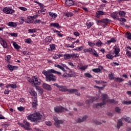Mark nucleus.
I'll use <instances>...</instances> for the list:
<instances>
[{"mask_svg":"<svg viewBox=\"0 0 131 131\" xmlns=\"http://www.w3.org/2000/svg\"><path fill=\"white\" fill-rule=\"evenodd\" d=\"M28 81L31 83L34 88H36V90L38 91L40 95H42V94H43V90L41 88L38 86H36V85H39V84H40V82L38 81V79H37V78L35 77V76H34L33 77V78L29 79Z\"/></svg>","mask_w":131,"mask_h":131,"instance_id":"nucleus-1","label":"nucleus"},{"mask_svg":"<svg viewBox=\"0 0 131 131\" xmlns=\"http://www.w3.org/2000/svg\"><path fill=\"white\" fill-rule=\"evenodd\" d=\"M28 120H31L33 122H35L38 120H45V115L40 114L39 113L30 115L28 116Z\"/></svg>","mask_w":131,"mask_h":131,"instance_id":"nucleus-2","label":"nucleus"},{"mask_svg":"<svg viewBox=\"0 0 131 131\" xmlns=\"http://www.w3.org/2000/svg\"><path fill=\"white\" fill-rule=\"evenodd\" d=\"M42 73L45 75L47 81H56V76L52 73L51 70L48 71L44 70Z\"/></svg>","mask_w":131,"mask_h":131,"instance_id":"nucleus-3","label":"nucleus"},{"mask_svg":"<svg viewBox=\"0 0 131 131\" xmlns=\"http://www.w3.org/2000/svg\"><path fill=\"white\" fill-rule=\"evenodd\" d=\"M53 119L55 121L54 125L58 128H60V127H61L60 124H63V123H64V120H59L57 117H54Z\"/></svg>","mask_w":131,"mask_h":131,"instance_id":"nucleus-4","label":"nucleus"},{"mask_svg":"<svg viewBox=\"0 0 131 131\" xmlns=\"http://www.w3.org/2000/svg\"><path fill=\"white\" fill-rule=\"evenodd\" d=\"M64 110L66 112H68V111H69V110H68V109L62 106H56V107H54V111H55L56 112V113H61V112H64Z\"/></svg>","mask_w":131,"mask_h":131,"instance_id":"nucleus-5","label":"nucleus"},{"mask_svg":"<svg viewBox=\"0 0 131 131\" xmlns=\"http://www.w3.org/2000/svg\"><path fill=\"white\" fill-rule=\"evenodd\" d=\"M87 98H90V99H87L85 101L86 104H91V103H94L95 101H97L98 100V98L97 97H90V96H87Z\"/></svg>","mask_w":131,"mask_h":131,"instance_id":"nucleus-6","label":"nucleus"},{"mask_svg":"<svg viewBox=\"0 0 131 131\" xmlns=\"http://www.w3.org/2000/svg\"><path fill=\"white\" fill-rule=\"evenodd\" d=\"M3 12L5 14H13V13H15V10L9 7H5L3 9Z\"/></svg>","mask_w":131,"mask_h":131,"instance_id":"nucleus-7","label":"nucleus"},{"mask_svg":"<svg viewBox=\"0 0 131 131\" xmlns=\"http://www.w3.org/2000/svg\"><path fill=\"white\" fill-rule=\"evenodd\" d=\"M0 43L2 45L3 48L4 49H7L8 48V44L7 43V42L4 40V39L2 38V37H0Z\"/></svg>","mask_w":131,"mask_h":131,"instance_id":"nucleus-8","label":"nucleus"},{"mask_svg":"<svg viewBox=\"0 0 131 131\" xmlns=\"http://www.w3.org/2000/svg\"><path fill=\"white\" fill-rule=\"evenodd\" d=\"M88 119V116H84L82 118H78L77 119V122L80 123L81 122H84Z\"/></svg>","mask_w":131,"mask_h":131,"instance_id":"nucleus-9","label":"nucleus"},{"mask_svg":"<svg viewBox=\"0 0 131 131\" xmlns=\"http://www.w3.org/2000/svg\"><path fill=\"white\" fill-rule=\"evenodd\" d=\"M42 88L43 89H45V90H47V91H52V87H51V85L46 83H43Z\"/></svg>","mask_w":131,"mask_h":131,"instance_id":"nucleus-10","label":"nucleus"},{"mask_svg":"<svg viewBox=\"0 0 131 131\" xmlns=\"http://www.w3.org/2000/svg\"><path fill=\"white\" fill-rule=\"evenodd\" d=\"M65 5H67V7H71V6L74 5V2L72 0H66Z\"/></svg>","mask_w":131,"mask_h":131,"instance_id":"nucleus-11","label":"nucleus"},{"mask_svg":"<svg viewBox=\"0 0 131 131\" xmlns=\"http://www.w3.org/2000/svg\"><path fill=\"white\" fill-rule=\"evenodd\" d=\"M70 72L69 73V77H75V76H77L76 73L74 71H71V70H69Z\"/></svg>","mask_w":131,"mask_h":131,"instance_id":"nucleus-12","label":"nucleus"},{"mask_svg":"<svg viewBox=\"0 0 131 131\" xmlns=\"http://www.w3.org/2000/svg\"><path fill=\"white\" fill-rule=\"evenodd\" d=\"M111 17L114 19V20H116V19L118 20V13L117 12H114L113 13H112L111 15Z\"/></svg>","mask_w":131,"mask_h":131,"instance_id":"nucleus-13","label":"nucleus"},{"mask_svg":"<svg viewBox=\"0 0 131 131\" xmlns=\"http://www.w3.org/2000/svg\"><path fill=\"white\" fill-rule=\"evenodd\" d=\"M32 107L33 108H36L37 106V98H34V101L32 103Z\"/></svg>","mask_w":131,"mask_h":131,"instance_id":"nucleus-14","label":"nucleus"},{"mask_svg":"<svg viewBox=\"0 0 131 131\" xmlns=\"http://www.w3.org/2000/svg\"><path fill=\"white\" fill-rule=\"evenodd\" d=\"M104 14L105 13L104 12L102 11H98L96 12V17H97V18H99L100 16H103Z\"/></svg>","mask_w":131,"mask_h":131,"instance_id":"nucleus-15","label":"nucleus"},{"mask_svg":"<svg viewBox=\"0 0 131 131\" xmlns=\"http://www.w3.org/2000/svg\"><path fill=\"white\" fill-rule=\"evenodd\" d=\"M52 37L50 36H47L45 40V42L46 43H47V45H48V43L49 42H51V41L52 40Z\"/></svg>","mask_w":131,"mask_h":131,"instance_id":"nucleus-16","label":"nucleus"},{"mask_svg":"<svg viewBox=\"0 0 131 131\" xmlns=\"http://www.w3.org/2000/svg\"><path fill=\"white\" fill-rule=\"evenodd\" d=\"M30 94L31 95V96L34 97V98H37V93H36V92L34 91V90H31Z\"/></svg>","mask_w":131,"mask_h":131,"instance_id":"nucleus-17","label":"nucleus"},{"mask_svg":"<svg viewBox=\"0 0 131 131\" xmlns=\"http://www.w3.org/2000/svg\"><path fill=\"white\" fill-rule=\"evenodd\" d=\"M8 26H10V27H17V24L14 22H9L8 23Z\"/></svg>","mask_w":131,"mask_h":131,"instance_id":"nucleus-18","label":"nucleus"},{"mask_svg":"<svg viewBox=\"0 0 131 131\" xmlns=\"http://www.w3.org/2000/svg\"><path fill=\"white\" fill-rule=\"evenodd\" d=\"M119 49L117 48H114V53L115 54V57H118L119 55H118V54H119Z\"/></svg>","mask_w":131,"mask_h":131,"instance_id":"nucleus-19","label":"nucleus"},{"mask_svg":"<svg viewBox=\"0 0 131 131\" xmlns=\"http://www.w3.org/2000/svg\"><path fill=\"white\" fill-rule=\"evenodd\" d=\"M51 26H53V27H55V28H61V26L59 25V24L57 23H54L51 24Z\"/></svg>","mask_w":131,"mask_h":131,"instance_id":"nucleus-20","label":"nucleus"},{"mask_svg":"<svg viewBox=\"0 0 131 131\" xmlns=\"http://www.w3.org/2000/svg\"><path fill=\"white\" fill-rule=\"evenodd\" d=\"M26 23H33V19H32V16H28V20H26Z\"/></svg>","mask_w":131,"mask_h":131,"instance_id":"nucleus-21","label":"nucleus"},{"mask_svg":"<svg viewBox=\"0 0 131 131\" xmlns=\"http://www.w3.org/2000/svg\"><path fill=\"white\" fill-rule=\"evenodd\" d=\"M105 102H103L102 101V102L99 103H96L95 104V106L96 107V108H100V107H102V106H103V105H105Z\"/></svg>","mask_w":131,"mask_h":131,"instance_id":"nucleus-22","label":"nucleus"},{"mask_svg":"<svg viewBox=\"0 0 131 131\" xmlns=\"http://www.w3.org/2000/svg\"><path fill=\"white\" fill-rule=\"evenodd\" d=\"M68 92L70 93V94H74V93H77L78 92V90L77 89H68Z\"/></svg>","mask_w":131,"mask_h":131,"instance_id":"nucleus-23","label":"nucleus"},{"mask_svg":"<svg viewBox=\"0 0 131 131\" xmlns=\"http://www.w3.org/2000/svg\"><path fill=\"white\" fill-rule=\"evenodd\" d=\"M59 91H60V92H68V89L65 86H60V87H59Z\"/></svg>","mask_w":131,"mask_h":131,"instance_id":"nucleus-24","label":"nucleus"},{"mask_svg":"<svg viewBox=\"0 0 131 131\" xmlns=\"http://www.w3.org/2000/svg\"><path fill=\"white\" fill-rule=\"evenodd\" d=\"M107 94H102V101L106 104V99H107Z\"/></svg>","mask_w":131,"mask_h":131,"instance_id":"nucleus-25","label":"nucleus"},{"mask_svg":"<svg viewBox=\"0 0 131 131\" xmlns=\"http://www.w3.org/2000/svg\"><path fill=\"white\" fill-rule=\"evenodd\" d=\"M63 56V54H55L53 56V59L55 60H57V59H59V58H61Z\"/></svg>","mask_w":131,"mask_h":131,"instance_id":"nucleus-26","label":"nucleus"},{"mask_svg":"<svg viewBox=\"0 0 131 131\" xmlns=\"http://www.w3.org/2000/svg\"><path fill=\"white\" fill-rule=\"evenodd\" d=\"M120 126H122V121L121 120L118 121L117 125V127L118 129L120 128Z\"/></svg>","mask_w":131,"mask_h":131,"instance_id":"nucleus-27","label":"nucleus"},{"mask_svg":"<svg viewBox=\"0 0 131 131\" xmlns=\"http://www.w3.org/2000/svg\"><path fill=\"white\" fill-rule=\"evenodd\" d=\"M93 24H93V23L87 21L86 23L87 28L88 29H90V28H91V27H92V26H93Z\"/></svg>","mask_w":131,"mask_h":131,"instance_id":"nucleus-28","label":"nucleus"},{"mask_svg":"<svg viewBox=\"0 0 131 131\" xmlns=\"http://www.w3.org/2000/svg\"><path fill=\"white\" fill-rule=\"evenodd\" d=\"M64 59L65 60H68V59H71V54H67L64 55Z\"/></svg>","mask_w":131,"mask_h":131,"instance_id":"nucleus-29","label":"nucleus"},{"mask_svg":"<svg viewBox=\"0 0 131 131\" xmlns=\"http://www.w3.org/2000/svg\"><path fill=\"white\" fill-rule=\"evenodd\" d=\"M49 15L50 16V17H52V18H57V14L56 13H53L52 12H50L49 13Z\"/></svg>","mask_w":131,"mask_h":131,"instance_id":"nucleus-30","label":"nucleus"},{"mask_svg":"<svg viewBox=\"0 0 131 131\" xmlns=\"http://www.w3.org/2000/svg\"><path fill=\"white\" fill-rule=\"evenodd\" d=\"M55 67H57V68H59V69H61V70H62V71H63L64 72L66 71V70H65V69L59 64H55Z\"/></svg>","mask_w":131,"mask_h":131,"instance_id":"nucleus-31","label":"nucleus"},{"mask_svg":"<svg viewBox=\"0 0 131 131\" xmlns=\"http://www.w3.org/2000/svg\"><path fill=\"white\" fill-rule=\"evenodd\" d=\"M119 15L121 17H125V12L123 11H119Z\"/></svg>","mask_w":131,"mask_h":131,"instance_id":"nucleus-32","label":"nucleus"},{"mask_svg":"<svg viewBox=\"0 0 131 131\" xmlns=\"http://www.w3.org/2000/svg\"><path fill=\"white\" fill-rule=\"evenodd\" d=\"M78 69H81V70H85V69H88V66H83L81 67H79V66L77 67Z\"/></svg>","mask_w":131,"mask_h":131,"instance_id":"nucleus-33","label":"nucleus"},{"mask_svg":"<svg viewBox=\"0 0 131 131\" xmlns=\"http://www.w3.org/2000/svg\"><path fill=\"white\" fill-rule=\"evenodd\" d=\"M111 20L108 18H105L102 20V23L105 24H107V23H110Z\"/></svg>","mask_w":131,"mask_h":131,"instance_id":"nucleus-34","label":"nucleus"},{"mask_svg":"<svg viewBox=\"0 0 131 131\" xmlns=\"http://www.w3.org/2000/svg\"><path fill=\"white\" fill-rule=\"evenodd\" d=\"M122 104H123L124 105H129L131 104V101L130 100H129V101L124 100L122 101Z\"/></svg>","mask_w":131,"mask_h":131,"instance_id":"nucleus-35","label":"nucleus"},{"mask_svg":"<svg viewBox=\"0 0 131 131\" xmlns=\"http://www.w3.org/2000/svg\"><path fill=\"white\" fill-rule=\"evenodd\" d=\"M115 80L117 82H122V81H124V79L121 78H116Z\"/></svg>","mask_w":131,"mask_h":131,"instance_id":"nucleus-36","label":"nucleus"},{"mask_svg":"<svg viewBox=\"0 0 131 131\" xmlns=\"http://www.w3.org/2000/svg\"><path fill=\"white\" fill-rule=\"evenodd\" d=\"M50 49H48L49 51H54L55 49H56V47H55V45L52 44V45H50Z\"/></svg>","mask_w":131,"mask_h":131,"instance_id":"nucleus-37","label":"nucleus"},{"mask_svg":"<svg viewBox=\"0 0 131 131\" xmlns=\"http://www.w3.org/2000/svg\"><path fill=\"white\" fill-rule=\"evenodd\" d=\"M13 45L14 48H15L16 50H19V49H20L19 46L18 44H17V43H16L15 42H13Z\"/></svg>","mask_w":131,"mask_h":131,"instance_id":"nucleus-38","label":"nucleus"},{"mask_svg":"<svg viewBox=\"0 0 131 131\" xmlns=\"http://www.w3.org/2000/svg\"><path fill=\"white\" fill-rule=\"evenodd\" d=\"M15 67H14V66H11V65H10V64H8V66H7V68H8V69L9 70H10V71H13V70H14V68Z\"/></svg>","mask_w":131,"mask_h":131,"instance_id":"nucleus-39","label":"nucleus"},{"mask_svg":"<svg viewBox=\"0 0 131 131\" xmlns=\"http://www.w3.org/2000/svg\"><path fill=\"white\" fill-rule=\"evenodd\" d=\"M111 42H116V40H115V38H112L110 40L107 41V43H111Z\"/></svg>","mask_w":131,"mask_h":131,"instance_id":"nucleus-40","label":"nucleus"},{"mask_svg":"<svg viewBox=\"0 0 131 131\" xmlns=\"http://www.w3.org/2000/svg\"><path fill=\"white\" fill-rule=\"evenodd\" d=\"M106 57L107 59H110V60H112V59H113V58H114V56H113V55H112L111 54H107L106 55Z\"/></svg>","mask_w":131,"mask_h":131,"instance_id":"nucleus-41","label":"nucleus"},{"mask_svg":"<svg viewBox=\"0 0 131 131\" xmlns=\"http://www.w3.org/2000/svg\"><path fill=\"white\" fill-rule=\"evenodd\" d=\"M115 111L116 112H117V113H121V109H120L119 107H116Z\"/></svg>","mask_w":131,"mask_h":131,"instance_id":"nucleus-42","label":"nucleus"},{"mask_svg":"<svg viewBox=\"0 0 131 131\" xmlns=\"http://www.w3.org/2000/svg\"><path fill=\"white\" fill-rule=\"evenodd\" d=\"M84 76L85 77H88V78H93V76H92V75H91L90 73H85Z\"/></svg>","mask_w":131,"mask_h":131,"instance_id":"nucleus-43","label":"nucleus"},{"mask_svg":"<svg viewBox=\"0 0 131 131\" xmlns=\"http://www.w3.org/2000/svg\"><path fill=\"white\" fill-rule=\"evenodd\" d=\"M79 56L77 53L71 54V58H78Z\"/></svg>","mask_w":131,"mask_h":131,"instance_id":"nucleus-44","label":"nucleus"},{"mask_svg":"<svg viewBox=\"0 0 131 131\" xmlns=\"http://www.w3.org/2000/svg\"><path fill=\"white\" fill-rule=\"evenodd\" d=\"M54 32H56L58 36H59L60 37H62V36H63V34H61V33H60V32L59 31L57 30H54Z\"/></svg>","mask_w":131,"mask_h":131,"instance_id":"nucleus-45","label":"nucleus"},{"mask_svg":"<svg viewBox=\"0 0 131 131\" xmlns=\"http://www.w3.org/2000/svg\"><path fill=\"white\" fill-rule=\"evenodd\" d=\"M64 15L67 16V17H72V16H73V14L71 12H68L64 14Z\"/></svg>","mask_w":131,"mask_h":131,"instance_id":"nucleus-46","label":"nucleus"},{"mask_svg":"<svg viewBox=\"0 0 131 131\" xmlns=\"http://www.w3.org/2000/svg\"><path fill=\"white\" fill-rule=\"evenodd\" d=\"M126 37H127L128 39H131V33L128 32L126 33Z\"/></svg>","mask_w":131,"mask_h":131,"instance_id":"nucleus-47","label":"nucleus"},{"mask_svg":"<svg viewBox=\"0 0 131 131\" xmlns=\"http://www.w3.org/2000/svg\"><path fill=\"white\" fill-rule=\"evenodd\" d=\"M125 121L128 122V123H131V119L129 117H127L124 119Z\"/></svg>","mask_w":131,"mask_h":131,"instance_id":"nucleus-48","label":"nucleus"},{"mask_svg":"<svg viewBox=\"0 0 131 131\" xmlns=\"http://www.w3.org/2000/svg\"><path fill=\"white\" fill-rule=\"evenodd\" d=\"M51 71L52 73H57V74H59V75H61V72H59L57 71H55V70L51 69Z\"/></svg>","mask_w":131,"mask_h":131,"instance_id":"nucleus-49","label":"nucleus"},{"mask_svg":"<svg viewBox=\"0 0 131 131\" xmlns=\"http://www.w3.org/2000/svg\"><path fill=\"white\" fill-rule=\"evenodd\" d=\"M92 71H93V72L98 73L101 71V69H100L99 68L93 69L92 70Z\"/></svg>","mask_w":131,"mask_h":131,"instance_id":"nucleus-50","label":"nucleus"},{"mask_svg":"<svg viewBox=\"0 0 131 131\" xmlns=\"http://www.w3.org/2000/svg\"><path fill=\"white\" fill-rule=\"evenodd\" d=\"M95 82H96V83H98V84H101L102 83H106V82H104L103 81H98V80H95Z\"/></svg>","mask_w":131,"mask_h":131,"instance_id":"nucleus-51","label":"nucleus"},{"mask_svg":"<svg viewBox=\"0 0 131 131\" xmlns=\"http://www.w3.org/2000/svg\"><path fill=\"white\" fill-rule=\"evenodd\" d=\"M118 20H119L120 21V22H126V19L124 18H118Z\"/></svg>","mask_w":131,"mask_h":131,"instance_id":"nucleus-52","label":"nucleus"},{"mask_svg":"<svg viewBox=\"0 0 131 131\" xmlns=\"http://www.w3.org/2000/svg\"><path fill=\"white\" fill-rule=\"evenodd\" d=\"M108 78L110 80H112V79H114V77L113 76V74H108Z\"/></svg>","mask_w":131,"mask_h":131,"instance_id":"nucleus-53","label":"nucleus"},{"mask_svg":"<svg viewBox=\"0 0 131 131\" xmlns=\"http://www.w3.org/2000/svg\"><path fill=\"white\" fill-rule=\"evenodd\" d=\"M91 51H92V48H89V49H85L83 50V52H84V53H91Z\"/></svg>","mask_w":131,"mask_h":131,"instance_id":"nucleus-54","label":"nucleus"},{"mask_svg":"<svg viewBox=\"0 0 131 131\" xmlns=\"http://www.w3.org/2000/svg\"><path fill=\"white\" fill-rule=\"evenodd\" d=\"M17 110L18 111L22 112L25 110V108H24L23 106H20V107H17Z\"/></svg>","mask_w":131,"mask_h":131,"instance_id":"nucleus-55","label":"nucleus"},{"mask_svg":"<svg viewBox=\"0 0 131 131\" xmlns=\"http://www.w3.org/2000/svg\"><path fill=\"white\" fill-rule=\"evenodd\" d=\"M29 32H31V33H33L34 32H36V29H30L28 30Z\"/></svg>","mask_w":131,"mask_h":131,"instance_id":"nucleus-56","label":"nucleus"},{"mask_svg":"<svg viewBox=\"0 0 131 131\" xmlns=\"http://www.w3.org/2000/svg\"><path fill=\"white\" fill-rule=\"evenodd\" d=\"M24 124H25V125H26L28 127H29V126H30V124H29V122H28L26 121H24Z\"/></svg>","mask_w":131,"mask_h":131,"instance_id":"nucleus-57","label":"nucleus"},{"mask_svg":"<svg viewBox=\"0 0 131 131\" xmlns=\"http://www.w3.org/2000/svg\"><path fill=\"white\" fill-rule=\"evenodd\" d=\"M11 55H8V56H6L5 60L9 62V61H10V59H11Z\"/></svg>","mask_w":131,"mask_h":131,"instance_id":"nucleus-58","label":"nucleus"},{"mask_svg":"<svg viewBox=\"0 0 131 131\" xmlns=\"http://www.w3.org/2000/svg\"><path fill=\"white\" fill-rule=\"evenodd\" d=\"M45 124H46V125H48L49 126H52V122L51 121H46L45 122Z\"/></svg>","mask_w":131,"mask_h":131,"instance_id":"nucleus-59","label":"nucleus"},{"mask_svg":"<svg viewBox=\"0 0 131 131\" xmlns=\"http://www.w3.org/2000/svg\"><path fill=\"white\" fill-rule=\"evenodd\" d=\"M9 86H10L12 89H16V88H17V86L16 85V84H9Z\"/></svg>","mask_w":131,"mask_h":131,"instance_id":"nucleus-60","label":"nucleus"},{"mask_svg":"<svg viewBox=\"0 0 131 131\" xmlns=\"http://www.w3.org/2000/svg\"><path fill=\"white\" fill-rule=\"evenodd\" d=\"M96 45L97 47H101L102 46V42L101 41H98L96 43Z\"/></svg>","mask_w":131,"mask_h":131,"instance_id":"nucleus-61","label":"nucleus"},{"mask_svg":"<svg viewBox=\"0 0 131 131\" xmlns=\"http://www.w3.org/2000/svg\"><path fill=\"white\" fill-rule=\"evenodd\" d=\"M67 48H72V49H74V44L72 43L71 45H68Z\"/></svg>","mask_w":131,"mask_h":131,"instance_id":"nucleus-62","label":"nucleus"},{"mask_svg":"<svg viewBox=\"0 0 131 131\" xmlns=\"http://www.w3.org/2000/svg\"><path fill=\"white\" fill-rule=\"evenodd\" d=\"M88 43H89V46H90V47H94L96 45V44H95L92 42H88Z\"/></svg>","mask_w":131,"mask_h":131,"instance_id":"nucleus-63","label":"nucleus"},{"mask_svg":"<svg viewBox=\"0 0 131 131\" xmlns=\"http://www.w3.org/2000/svg\"><path fill=\"white\" fill-rule=\"evenodd\" d=\"M25 41L27 43H30L31 42V39H26Z\"/></svg>","mask_w":131,"mask_h":131,"instance_id":"nucleus-64","label":"nucleus"}]
</instances>
